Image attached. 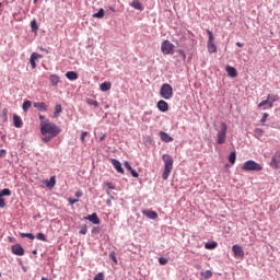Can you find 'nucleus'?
I'll list each match as a JSON object with an SVG mask.
<instances>
[{"label":"nucleus","mask_w":280,"mask_h":280,"mask_svg":"<svg viewBox=\"0 0 280 280\" xmlns=\"http://www.w3.org/2000/svg\"><path fill=\"white\" fill-rule=\"evenodd\" d=\"M39 130L42 133V141L44 143H49L51 139H56V136L62 132V129L54 122L39 124Z\"/></svg>","instance_id":"f257e3e1"},{"label":"nucleus","mask_w":280,"mask_h":280,"mask_svg":"<svg viewBox=\"0 0 280 280\" xmlns=\"http://www.w3.org/2000/svg\"><path fill=\"white\" fill-rule=\"evenodd\" d=\"M162 160L164 161L162 178L163 180H167V178H170V174H172V170H174V158H172L170 154H164Z\"/></svg>","instance_id":"f03ea898"},{"label":"nucleus","mask_w":280,"mask_h":280,"mask_svg":"<svg viewBox=\"0 0 280 280\" xmlns=\"http://www.w3.org/2000/svg\"><path fill=\"white\" fill-rule=\"evenodd\" d=\"M241 170L243 172H261V170H264V166H261V164L253 161V160H249V161H246L242 166H241Z\"/></svg>","instance_id":"7ed1b4c3"},{"label":"nucleus","mask_w":280,"mask_h":280,"mask_svg":"<svg viewBox=\"0 0 280 280\" xmlns=\"http://www.w3.org/2000/svg\"><path fill=\"white\" fill-rule=\"evenodd\" d=\"M228 130H229V127L226 126V122H221L220 129L217 130V143L219 145L226 143V131Z\"/></svg>","instance_id":"20e7f679"},{"label":"nucleus","mask_w":280,"mask_h":280,"mask_svg":"<svg viewBox=\"0 0 280 280\" xmlns=\"http://www.w3.org/2000/svg\"><path fill=\"white\" fill-rule=\"evenodd\" d=\"M160 96L163 97V100H172L174 97V89L168 83H164L161 86L160 90Z\"/></svg>","instance_id":"39448f33"},{"label":"nucleus","mask_w":280,"mask_h":280,"mask_svg":"<svg viewBox=\"0 0 280 280\" xmlns=\"http://www.w3.org/2000/svg\"><path fill=\"white\" fill-rule=\"evenodd\" d=\"M174 44H172V42L165 39L162 44H161V51L162 54H164V56H174L175 51H174Z\"/></svg>","instance_id":"423d86ee"},{"label":"nucleus","mask_w":280,"mask_h":280,"mask_svg":"<svg viewBox=\"0 0 280 280\" xmlns=\"http://www.w3.org/2000/svg\"><path fill=\"white\" fill-rule=\"evenodd\" d=\"M275 102H279V95L269 94L267 96V100L258 104V108H264V106H268V108H272V106L275 105Z\"/></svg>","instance_id":"0eeeda50"},{"label":"nucleus","mask_w":280,"mask_h":280,"mask_svg":"<svg viewBox=\"0 0 280 280\" xmlns=\"http://www.w3.org/2000/svg\"><path fill=\"white\" fill-rule=\"evenodd\" d=\"M207 34L209 36L208 44H207L208 51L209 54H215L218 51V47L215 46V44H213V33L207 30Z\"/></svg>","instance_id":"6e6552de"},{"label":"nucleus","mask_w":280,"mask_h":280,"mask_svg":"<svg viewBox=\"0 0 280 280\" xmlns=\"http://www.w3.org/2000/svg\"><path fill=\"white\" fill-rule=\"evenodd\" d=\"M280 165V151L276 152L270 161V167L273 170H279Z\"/></svg>","instance_id":"1a4fd4ad"},{"label":"nucleus","mask_w":280,"mask_h":280,"mask_svg":"<svg viewBox=\"0 0 280 280\" xmlns=\"http://www.w3.org/2000/svg\"><path fill=\"white\" fill-rule=\"evenodd\" d=\"M11 253H13V255H16L18 257H23V255H25V249L23 248V246H21V244H14L11 247Z\"/></svg>","instance_id":"9d476101"},{"label":"nucleus","mask_w":280,"mask_h":280,"mask_svg":"<svg viewBox=\"0 0 280 280\" xmlns=\"http://www.w3.org/2000/svg\"><path fill=\"white\" fill-rule=\"evenodd\" d=\"M34 108H36L39 113H47L48 106L45 102H34L33 103Z\"/></svg>","instance_id":"9b49d317"},{"label":"nucleus","mask_w":280,"mask_h":280,"mask_svg":"<svg viewBox=\"0 0 280 280\" xmlns=\"http://www.w3.org/2000/svg\"><path fill=\"white\" fill-rule=\"evenodd\" d=\"M232 253L234 254V257H241V259H244V249L240 245H233Z\"/></svg>","instance_id":"f8f14e48"},{"label":"nucleus","mask_w":280,"mask_h":280,"mask_svg":"<svg viewBox=\"0 0 280 280\" xmlns=\"http://www.w3.org/2000/svg\"><path fill=\"white\" fill-rule=\"evenodd\" d=\"M158 108L161 110V113H167L170 110V105L167 102L161 100L158 102Z\"/></svg>","instance_id":"ddd939ff"},{"label":"nucleus","mask_w":280,"mask_h":280,"mask_svg":"<svg viewBox=\"0 0 280 280\" xmlns=\"http://www.w3.org/2000/svg\"><path fill=\"white\" fill-rule=\"evenodd\" d=\"M142 215H145L149 220H156L159 218V213L152 210H142Z\"/></svg>","instance_id":"4468645a"},{"label":"nucleus","mask_w":280,"mask_h":280,"mask_svg":"<svg viewBox=\"0 0 280 280\" xmlns=\"http://www.w3.org/2000/svg\"><path fill=\"white\" fill-rule=\"evenodd\" d=\"M38 58H43V55L38 52H33L31 55L30 62H31L32 69H36V60H38Z\"/></svg>","instance_id":"2eb2a0df"},{"label":"nucleus","mask_w":280,"mask_h":280,"mask_svg":"<svg viewBox=\"0 0 280 280\" xmlns=\"http://www.w3.org/2000/svg\"><path fill=\"white\" fill-rule=\"evenodd\" d=\"M112 165L118 172V174H124V167H121V162L117 161L116 159H112Z\"/></svg>","instance_id":"dca6fc26"},{"label":"nucleus","mask_w":280,"mask_h":280,"mask_svg":"<svg viewBox=\"0 0 280 280\" xmlns=\"http://www.w3.org/2000/svg\"><path fill=\"white\" fill-rule=\"evenodd\" d=\"M160 138L164 143H172V141H174V138L168 136L165 131H160Z\"/></svg>","instance_id":"f3484780"},{"label":"nucleus","mask_w":280,"mask_h":280,"mask_svg":"<svg viewBox=\"0 0 280 280\" xmlns=\"http://www.w3.org/2000/svg\"><path fill=\"white\" fill-rule=\"evenodd\" d=\"M13 125L15 128H23V119H21V116L16 114L13 115Z\"/></svg>","instance_id":"a211bd4d"},{"label":"nucleus","mask_w":280,"mask_h":280,"mask_svg":"<svg viewBox=\"0 0 280 280\" xmlns=\"http://www.w3.org/2000/svg\"><path fill=\"white\" fill-rule=\"evenodd\" d=\"M225 71L230 78H235L237 75V70L231 66H226Z\"/></svg>","instance_id":"6ab92c4d"},{"label":"nucleus","mask_w":280,"mask_h":280,"mask_svg":"<svg viewBox=\"0 0 280 280\" xmlns=\"http://www.w3.org/2000/svg\"><path fill=\"white\" fill-rule=\"evenodd\" d=\"M86 220L92 222V224H100V218L97 217V213H92L86 217Z\"/></svg>","instance_id":"aec40b11"},{"label":"nucleus","mask_w":280,"mask_h":280,"mask_svg":"<svg viewBox=\"0 0 280 280\" xmlns=\"http://www.w3.org/2000/svg\"><path fill=\"white\" fill-rule=\"evenodd\" d=\"M49 81L51 86H58V82H60V77H58V74H51L49 77Z\"/></svg>","instance_id":"412c9836"},{"label":"nucleus","mask_w":280,"mask_h":280,"mask_svg":"<svg viewBox=\"0 0 280 280\" xmlns=\"http://www.w3.org/2000/svg\"><path fill=\"white\" fill-rule=\"evenodd\" d=\"M130 5L131 8H135V10H143V5L139 0H132Z\"/></svg>","instance_id":"4be33fe9"},{"label":"nucleus","mask_w":280,"mask_h":280,"mask_svg":"<svg viewBox=\"0 0 280 280\" xmlns=\"http://www.w3.org/2000/svg\"><path fill=\"white\" fill-rule=\"evenodd\" d=\"M113 84H110V82H103L100 85L101 91L106 92V91H110Z\"/></svg>","instance_id":"5701e85b"},{"label":"nucleus","mask_w":280,"mask_h":280,"mask_svg":"<svg viewBox=\"0 0 280 280\" xmlns=\"http://www.w3.org/2000/svg\"><path fill=\"white\" fill-rule=\"evenodd\" d=\"M205 248L207 250H213V249L218 248V243L217 242L206 243Z\"/></svg>","instance_id":"b1692460"},{"label":"nucleus","mask_w":280,"mask_h":280,"mask_svg":"<svg viewBox=\"0 0 280 280\" xmlns=\"http://www.w3.org/2000/svg\"><path fill=\"white\" fill-rule=\"evenodd\" d=\"M66 78L68 80H78V73L75 71H68Z\"/></svg>","instance_id":"393cba45"},{"label":"nucleus","mask_w":280,"mask_h":280,"mask_svg":"<svg viewBox=\"0 0 280 280\" xmlns=\"http://www.w3.org/2000/svg\"><path fill=\"white\" fill-rule=\"evenodd\" d=\"M30 108H32V101H24V103L22 105V110L24 113H27L30 110Z\"/></svg>","instance_id":"a878e982"},{"label":"nucleus","mask_w":280,"mask_h":280,"mask_svg":"<svg viewBox=\"0 0 280 280\" xmlns=\"http://www.w3.org/2000/svg\"><path fill=\"white\" fill-rule=\"evenodd\" d=\"M105 11L104 9H100L97 13H94L92 16L93 19H104Z\"/></svg>","instance_id":"bb28decb"},{"label":"nucleus","mask_w":280,"mask_h":280,"mask_svg":"<svg viewBox=\"0 0 280 280\" xmlns=\"http://www.w3.org/2000/svg\"><path fill=\"white\" fill-rule=\"evenodd\" d=\"M200 275L203 279H211V277H213V272L211 270L202 271Z\"/></svg>","instance_id":"cd10ccee"},{"label":"nucleus","mask_w":280,"mask_h":280,"mask_svg":"<svg viewBox=\"0 0 280 280\" xmlns=\"http://www.w3.org/2000/svg\"><path fill=\"white\" fill-rule=\"evenodd\" d=\"M62 113V105H56L55 106V113H54V116L55 117H60V114Z\"/></svg>","instance_id":"c85d7f7f"},{"label":"nucleus","mask_w":280,"mask_h":280,"mask_svg":"<svg viewBox=\"0 0 280 280\" xmlns=\"http://www.w3.org/2000/svg\"><path fill=\"white\" fill-rule=\"evenodd\" d=\"M254 137H256V139H261V137H264L262 129H259V128L255 129L254 130Z\"/></svg>","instance_id":"c756f323"},{"label":"nucleus","mask_w":280,"mask_h":280,"mask_svg":"<svg viewBox=\"0 0 280 280\" xmlns=\"http://www.w3.org/2000/svg\"><path fill=\"white\" fill-rule=\"evenodd\" d=\"M56 186V176H51L49 182H46V187H55Z\"/></svg>","instance_id":"7c9ffc66"},{"label":"nucleus","mask_w":280,"mask_h":280,"mask_svg":"<svg viewBox=\"0 0 280 280\" xmlns=\"http://www.w3.org/2000/svg\"><path fill=\"white\" fill-rule=\"evenodd\" d=\"M235 161H236V153H235V151H233L229 155V162L233 165V164H235Z\"/></svg>","instance_id":"2f4dec72"},{"label":"nucleus","mask_w":280,"mask_h":280,"mask_svg":"<svg viewBox=\"0 0 280 280\" xmlns=\"http://www.w3.org/2000/svg\"><path fill=\"white\" fill-rule=\"evenodd\" d=\"M86 104H89L90 106H95V108L100 106V103L97 101H94L93 98H88Z\"/></svg>","instance_id":"473e14b6"},{"label":"nucleus","mask_w":280,"mask_h":280,"mask_svg":"<svg viewBox=\"0 0 280 280\" xmlns=\"http://www.w3.org/2000/svg\"><path fill=\"white\" fill-rule=\"evenodd\" d=\"M3 196H12V191L8 188H4L0 191V197L3 198Z\"/></svg>","instance_id":"72a5a7b5"},{"label":"nucleus","mask_w":280,"mask_h":280,"mask_svg":"<svg viewBox=\"0 0 280 280\" xmlns=\"http://www.w3.org/2000/svg\"><path fill=\"white\" fill-rule=\"evenodd\" d=\"M32 32H38V23H36V20H33L31 22Z\"/></svg>","instance_id":"f704fd0d"},{"label":"nucleus","mask_w":280,"mask_h":280,"mask_svg":"<svg viewBox=\"0 0 280 280\" xmlns=\"http://www.w3.org/2000/svg\"><path fill=\"white\" fill-rule=\"evenodd\" d=\"M86 137H89V131H82V133H81L82 143H84L86 141Z\"/></svg>","instance_id":"c9c22d12"},{"label":"nucleus","mask_w":280,"mask_h":280,"mask_svg":"<svg viewBox=\"0 0 280 280\" xmlns=\"http://www.w3.org/2000/svg\"><path fill=\"white\" fill-rule=\"evenodd\" d=\"M37 240H39L40 242H47V236H45V234H43V233H38Z\"/></svg>","instance_id":"e433bc0d"},{"label":"nucleus","mask_w":280,"mask_h":280,"mask_svg":"<svg viewBox=\"0 0 280 280\" xmlns=\"http://www.w3.org/2000/svg\"><path fill=\"white\" fill-rule=\"evenodd\" d=\"M81 235H86V233H89V229L86 228V225H83L79 232Z\"/></svg>","instance_id":"4c0bfd02"},{"label":"nucleus","mask_w":280,"mask_h":280,"mask_svg":"<svg viewBox=\"0 0 280 280\" xmlns=\"http://www.w3.org/2000/svg\"><path fill=\"white\" fill-rule=\"evenodd\" d=\"M2 118L8 121V108L2 109Z\"/></svg>","instance_id":"58836bf2"},{"label":"nucleus","mask_w":280,"mask_h":280,"mask_svg":"<svg viewBox=\"0 0 280 280\" xmlns=\"http://www.w3.org/2000/svg\"><path fill=\"white\" fill-rule=\"evenodd\" d=\"M39 120H40V124L51 122L49 119H45V116H43L40 114H39Z\"/></svg>","instance_id":"ea45409f"},{"label":"nucleus","mask_w":280,"mask_h":280,"mask_svg":"<svg viewBox=\"0 0 280 280\" xmlns=\"http://www.w3.org/2000/svg\"><path fill=\"white\" fill-rule=\"evenodd\" d=\"M159 264H160L161 266H165V264H167V258L160 257V258H159Z\"/></svg>","instance_id":"a19ab883"},{"label":"nucleus","mask_w":280,"mask_h":280,"mask_svg":"<svg viewBox=\"0 0 280 280\" xmlns=\"http://www.w3.org/2000/svg\"><path fill=\"white\" fill-rule=\"evenodd\" d=\"M93 280H104V273L103 272H98Z\"/></svg>","instance_id":"79ce46f5"},{"label":"nucleus","mask_w":280,"mask_h":280,"mask_svg":"<svg viewBox=\"0 0 280 280\" xmlns=\"http://www.w3.org/2000/svg\"><path fill=\"white\" fill-rule=\"evenodd\" d=\"M21 235H22V237H28V240H34V234H32V233H23Z\"/></svg>","instance_id":"37998d69"},{"label":"nucleus","mask_w":280,"mask_h":280,"mask_svg":"<svg viewBox=\"0 0 280 280\" xmlns=\"http://www.w3.org/2000/svg\"><path fill=\"white\" fill-rule=\"evenodd\" d=\"M130 174L133 178H139V173H137V171H135L133 168L130 170Z\"/></svg>","instance_id":"c03bdc74"},{"label":"nucleus","mask_w":280,"mask_h":280,"mask_svg":"<svg viewBox=\"0 0 280 280\" xmlns=\"http://www.w3.org/2000/svg\"><path fill=\"white\" fill-rule=\"evenodd\" d=\"M105 185L106 187H108V189H115V184H113L112 182H106Z\"/></svg>","instance_id":"a18cd8bd"},{"label":"nucleus","mask_w":280,"mask_h":280,"mask_svg":"<svg viewBox=\"0 0 280 280\" xmlns=\"http://www.w3.org/2000/svg\"><path fill=\"white\" fill-rule=\"evenodd\" d=\"M5 207V199L3 197H0V209H4Z\"/></svg>","instance_id":"49530a36"},{"label":"nucleus","mask_w":280,"mask_h":280,"mask_svg":"<svg viewBox=\"0 0 280 280\" xmlns=\"http://www.w3.org/2000/svg\"><path fill=\"white\" fill-rule=\"evenodd\" d=\"M266 119H268V113H265L262 115V118L260 119V124H266Z\"/></svg>","instance_id":"de8ad7c7"},{"label":"nucleus","mask_w":280,"mask_h":280,"mask_svg":"<svg viewBox=\"0 0 280 280\" xmlns=\"http://www.w3.org/2000/svg\"><path fill=\"white\" fill-rule=\"evenodd\" d=\"M8 154V151H5L4 149L0 150V159H3V156H5Z\"/></svg>","instance_id":"09e8293b"},{"label":"nucleus","mask_w":280,"mask_h":280,"mask_svg":"<svg viewBox=\"0 0 280 280\" xmlns=\"http://www.w3.org/2000/svg\"><path fill=\"white\" fill-rule=\"evenodd\" d=\"M124 165H125L126 170H128L129 172L132 170V166L130 165L129 162H125Z\"/></svg>","instance_id":"8fccbe9b"},{"label":"nucleus","mask_w":280,"mask_h":280,"mask_svg":"<svg viewBox=\"0 0 280 280\" xmlns=\"http://www.w3.org/2000/svg\"><path fill=\"white\" fill-rule=\"evenodd\" d=\"M83 194H82V190H78L75 192V198H82Z\"/></svg>","instance_id":"3c124183"},{"label":"nucleus","mask_w":280,"mask_h":280,"mask_svg":"<svg viewBox=\"0 0 280 280\" xmlns=\"http://www.w3.org/2000/svg\"><path fill=\"white\" fill-rule=\"evenodd\" d=\"M110 259L113 260L114 264H117V257H115L114 254L109 255Z\"/></svg>","instance_id":"603ef678"},{"label":"nucleus","mask_w":280,"mask_h":280,"mask_svg":"<svg viewBox=\"0 0 280 280\" xmlns=\"http://www.w3.org/2000/svg\"><path fill=\"white\" fill-rule=\"evenodd\" d=\"M78 202V199L69 198V203L70 205H75Z\"/></svg>","instance_id":"864d4df0"},{"label":"nucleus","mask_w":280,"mask_h":280,"mask_svg":"<svg viewBox=\"0 0 280 280\" xmlns=\"http://www.w3.org/2000/svg\"><path fill=\"white\" fill-rule=\"evenodd\" d=\"M236 47H244V44H243V43L237 42V43H236Z\"/></svg>","instance_id":"5fc2aeb1"},{"label":"nucleus","mask_w":280,"mask_h":280,"mask_svg":"<svg viewBox=\"0 0 280 280\" xmlns=\"http://www.w3.org/2000/svg\"><path fill=\"white\" fill-rule=\"evenodd\" d=\"M104 139H106V135H103L102 137H100V141H104Z\"/></svg>","instance_id":"6e6d98bb"},{"label":"nucleus","mask_w":280,"mask_h":280,"mask_svg":"<svg viewBox=\"0 0 280 280\" xmlns=\"http://www.w3.org/2000/svg\"><path fill=\"white\" fill-rule=\"evenodd\" d=\"M178 54H182V56H184V58H185V51L178 50Z\"/></svg>","instance_id":"4d7b16f0"},{"label":"nucleus","mask_w":280,"mask_h":280,"mask_svg":"<svg viewBox=\"0 0 280 280\" xmlns=\"http://www.w3.org/2000/svg\"><path fill=\"white\" fill-rule=\"evenodd\" d=\"M42 280H49V279H47V278L43 277V278H42Z\"/></svg>","instance_id":"13d9d810"},{"label":"nucleus","mask_w":280,"mask_h":280,"mask_svg":"<svg viewBox=\"0 0 280 280\" xmlns=\"http://www.w3.org/2000/svg\"><path fill=\"white\" fill-rule=\"evenodd\" d=\"M266 108H268V107H264L262 109L266 110Z\"/></svg>","instance_id":"bf43d9fd"},{"label":"nucleus","mask_w":280,"mask_h":280,"mask_svg":"<svg viewBox=\"0 0 280 280\" xmlns=\"http://www.w3.org/2000/svg\"><path fill=\"white\" fill-rule=\"evenodd\" d=\"M33 254H34V255H36V250H35V252H33Z\"/></svg>","instance_id":"052dcab7"},{"label":"nucleus","mask_w":280,"mask_h":280,"mask_svg":"<svg viewBox=\"0 0 280 280\" xmlns=\"http://www.w3.org/2000/svg\"><path fill=\"white\" fill-rule=\"evenodd\" d=\"M36 1H38V0H34V3H36Z\"/></svg>","instance_id":"680f3d73"}]
</instances>
